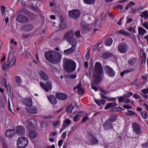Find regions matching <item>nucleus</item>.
Returning a JSON list of instances; mask_svg holds the SVG:
<instances>
[{
    "label": "nucleus",
    "mask_w": 148,
    "mask_h": 148,
    "mask_svg": "<svg viewBox=\"0 0 148 148\" xmlns=\"http://www.w3.org/2000/svg\"><path fill=\"white\" fill-rule=\"evenodd\" d=\"M107 74L110 77H113L115 75V72L113 69L109 66H106L105 67Z\"/></svg>",
    "instance_id": "ddd939ff"
},
{
    "label": "nucleus",
    "mask_w": 148,
    "mask_h": 148,
    "mask_svg": "<svg viewBox=\"0 0 148 148\" xmlns=\"http://www.w3.org/2000/svg\"><path fill=\"white\" fill-rule=\"evenodd\" d=\"M32 5L29 7V8L34 11L37 12L39 10L37 8L38 7L40 6V3H38V0H32Z\"/></svg>",
    "instance_id": "6e6552de"
},
{
    "label": "nucleus",
    "mask_w": 148,
    "mask_h": 148,
    "mask_svg": "<svg viewBox=\"0 0 148 148\" xmlns=\"http://www.w3.org/2000/svg\"><path fill=\"white\" fill-rule=\"evenodd\" d=\"M142 116L144 119H146L147 118V115L146 112L145 111H143L142 112Z\"/></svg>",
    "instance_id": "a19ab883"
},
{
    "label": "nucleus",
    "mask_w": 148,
    "mask_h": 148,
    "mask_svg": "<svg viewBox=\"0 0 148 148\" xmlns=\"http://www.w3.org/2000/svg\"><path fill=\"white\" fill-rule=\"evenodd\" d=\"M1 83L4 87L6 88L8 91L10 90V87L9 86L7 85V82L5 79H4L2 81Z\"/></svg>",
    "instance_id": "72a5a7b5"
},
{
    "label": "nucleus",
    "mask_w": 148,
    "mask_h": 148,
    "mask_svg": "<svg viewBox=\"0 0 148 148\" xmlns=\"http://www.w3.org/2000/svg\"><path fill=\"white\" fill-rule=\"evenodd\" d=\"M27 123L28 124H29L31 125V127L33 128L34 127L33 125L35 124L36 122L34 119H31L28 120Z\"/></svg>",
    "instance_id": "7c9ffc66"
},
{
    "label": "nucleus",
    "mask_w": 148,
    "mask_h": 148,
    "mask_svg": "<svg viewBox=\"0 0 148 148\" xmlns=\"http://www.w3.org/2000/svg\"><path fill=\"white\" fill-rule=\"evenodd\" d=\"M88 119V117L87 116H85L83 117L82 119V121L83 122H85Z\"/></svg>",
    "instance_id": "052dcab7"
},
{
    "label": "nucleus",
    "mask_w": 148,
    "mask_h": 148,
    "mask_svg": "<svg viewBox=\"0 0 148 148\" xmlns=\"http://www.w3.org/2000/svg\"><path fill=\"white\" fill-rule=\"evenodd\" d=\"M117 32L127 36H130L131 35V34L129 32L123 30H119L117 31Z\"/></svg>",
    "instance_id": "c756f323"
},
{
    "label": "nucleus",
    "mask_w": 148,
    "mask_h": 148,
    "mask_svg": "<svg viewBox=\"0 0 148 148\" xmlns=\"http://www.w3.org/2000/svg\"><path fill=\"white\" fill-rule=\"evenodd\" d=\"M138 34L143 36L146 33V30L142 27H139L138 28Z\"/></svg>",
    "instance_id": "cd10ccee"
},
{
    "label": "nucleus",
    "mask_w": 148,
    "mask_h": 148,
    "mask_svg": "<svg viewBox=\"0 0 148 148\" xmlns=\"http://www.w3.org/2000/svg\"><path fill=\"white\" fill-rule=\"evenodd\" d=\"M38 75L40 78L42 80L47 81L49 80V77L48 75L43 71L40 70L38 72Z\"/></svg>",
    "instance_id": "9b49d317"
},
{
    "label": "nucleus",
    "mask_w": 148,
    "mask_h": 148,
    "mask_svg": "<svg viewBox=\"0 0 148 148\" xmlns=\"http://www.w3.org/2000/svg\"><path fill=\"white\" fill-rule=\"evenodd\" d=\"M74 32L72 31H70L66 33L64 36V38L66 39L67 41L70 39L74 38Z\"/></svg>",
    "instance_id": "4468645a"
},
{
    "label": "nucleus",
    "mask_w": 148,
    "mask_h": 148,
    "mask_svg": "<svg viewBox=\"0 0 148 148\" xmlns=\"http://www.w3.org/2000/svg\"><path fill=\"white\" fill-rule=\"evenodd\" d=\"M90 58L89 50H88L86 56V58L87 60H88Z\"/></svg>",
    "instance_id": "49530a36"
},
{
    "label": "nucleus",
    "mask_w": 148,
    "mask_h": 148,
    "mask_svg": "<svg viewBox=\"0 0 148 148\" xmlns=\"http://www.w3.org/2000/svg\"><path fill=\"white\" fill-rule=\"evenodd\" d=\"M64 64V70L68 72H72L75 70L76 65L73 61L68 60L65 61Z\"/></svg>",
    "instance_id": "7ed1b4c3"
},
{
    "label": "nucleus",
    "mask_w": 148,
    "mask_h": 148,
    "mask_svg": "<svg viewBox=\"0 0 148 148\" xmlns=\"http://www.w3.org/2000/svg\"><path fill=\"white\" fill-rule=\"evenodd\" d=\"M9 66H11L9 65V64L8 63L7 64H4L3 65V69H6L8 68Z\"/></svg>",
    "instance_id": "3c124183"
},
{
    "label": "nucleus",
    "mask_w": 148,
    "mask_h": 148,
    "mask_svg": "<svg viewBox=\"0 0 148 148\" xmlns=\"http://www.w3.org/2000/svg\"><path fill=\"white\" fill-rule=\"evenodd\" d=\"M68 14L70 17L73 19H76L80 16L81 12L78 10H73L69 11Z\"/></svg>",
    "instance_id": "423d86ee"
},
{
    "label": "nucleus",
    "mask_w": 148,
    "mask_h": 148,
    "mask_svg": "<svg viewBox=\"0 0 148 148\" xmlns=\"http://www.w3.org/2000/svg\"><path fill=\"white\" fill-rule=\"evenodd\" d=\"M67 77L69 79H74L76 77V75L75 74L69 75Z\"/></svg>",
    "instance_id": "c03bdc74"
},
{
    "label": "nucleus",
    "mask_w": 148,
    "mask_h": 148,
    "mask_svg": "<svg viewBox=\"0 0 148 148\" xmlns=\"http://www.w3.org/2000/svg\"><path fill=\"white\" fill-rule=\"evenodd\" d=\"M29 134V136L32 138H34L38 136L36 132L34 131H30Z\"/></svg>",
    "instance_id": "c85d7f7f"
},
{
    "label": "nucleus",
    "mask_w": 148,
    "mask_h": 148,
    "mask_svg": "<svg viewBox=\"0 0 148 148\" xmlns=\"http://www.w3.org/2000/svg\"><path fill=\"white\" fill-rule=\"evenodd\" d=\"M99 94L101 95V97L105 99H107V100H110L111 101H116V99L115 98H112L110 100L109 99L107 98V96L104 95L103 94L100 93Z\"/></svg>",
    "instance_id": "c9c22d12"
},
{
    "label": "nucleus",
    "mask_w": 148,
    "mask_h": 148,
    "mask_svg": "<svg viewBox=\"0 0 148 148\" xmlns=\"http://www.w3.org/2000/svg\"><path fill=\"white\" fill-rule=\"evenodd\" d=\"M60 23L59 25L62 29H63L66 27V22L65 20L63 18L60 16Z\"/></svg>",
    "instance_id": "6ab92c4d"
},
{
    "label": "nucleus",
    "mask_w": 148,
    "mask_h": 148,
    "mask_svg": "<svg viewBox=\"0 0 148 148\" xmlns=\"http://www.w3.org/2000/svg\"><path fill=\"white\" fill-rule=\"evenodd\" d=\"M24 104L26 105L27 106H31L32 104V102L30 98L27 99H25L24 101Z\"/></svg>",
    "instance_id": "bb28decb"
},
{
    "label": "nucleus",
    "mask_w": 148,
    "mask_h": 148,
    "mask_svg": "<svg viewBox=\"0 0 148 148\" xmlns=\"http://www.w3.org/2000/svg\"><path fill=\"white\" fill-rule=\"evenodd\" d=\"M0 106L2 108H5V104L2 99H0Z\"/></svg>",
    "instance_id": "79ce46f5"
},
{
    "label": "nucleus",
    "mask_w": 148,
    "mask_h": 148,
    "mask_svg": "<svg viewBox=\"0 0 148 148\" xmlns=\"http://www.w3.org/2000/svg\"><path fill=\"white\" fill-rule=\"evenodd\" d=\"M95 0H84V3L88 4H93L95 2Z\"/></svg>",
    "instance_id": "e433bc0d"
},
{
    "label": "nucleus",
    "mask_w": 148,
    "mask_h": 148,
    "mask_svg": "<svg viewBox=\"0 0 148 148\" xmlns=\"http://www.w3.org/2000/svg\"><path fill=\"white\" fill-rule=\"evenodd\" d=\"M76 88H77L78 89L79 94L81 95L84 93V89L81 88V82H80L76 86L74 87V89L75 90Z\"/></svg>",
    "instance_id": "412c9836"
},
{
    "label": "nucleus",
    "mask_w": 148,
    "mask_h": 148,
    "mask_svg": "<svg viewBox=\"0 0 148 148\" xmlns=\"http://www.w3.org/2000/svg\"><path fill=\"white\" fill-rule=\"evenodd\" d=\"M140 16H141L143 18L144 17L145 18H148V12L147 11H144L142 13Z\"/></svg>",
    "instance_id": "ea45409f"
},
{
    "label": "nucleus",
    "mask_w": 148,
    "mask_h": 148,
    "mask_svg": "<svg viewBox=\"0 0 148 148\" xmlns=\"http://www.w3.org/2000/svg\"><path fill=\"white\" fill-rule=\"evenodd\" d=\"M142 92L145 94H148V88L146 89H144L141 90Z\"/></svg>",
    "instance_id": "603ef678"
},
{
    "label": "nucleus",
    "mask_w": 148,
    "mask_h": 148,
    "mask_svg": "<svg viewBox=\"0 0 148 148\" xmlns=\"http://www.w3.org/2000/svg\"><path fill=\"white\" fill-rule=\"evenodd\" d=\"M16 19L17 21L21 23H25L29 21V19L26 16L21 14L17 16Z\"/></svg>",
    "instance_id": "0eeeda50"
},
{
    "label": "nucleus",
    "mask_w": 148,
    "mask_h": 148,
    "mask_svg": "<svg viewBox=\"0 0 148 148\" xmlns=\"http://www.w3.org/2000/svg\"><path fill=\"white\" fill-rule=\"evenodd\" d=\"M33 28V25L31 24H28L22 26V29L25 31L31 30Z\"/></svg>",
    "instance_id": "5701e85b"
},
{
    "label": "nucleus",
    "mask_w": 148,
    "mask_h": 148,
    "mask_svg": "<svg viewBox=\"0 0 148 148\" xmlns=\"http://www.w3.org/2000/svg\"><path fill=\"white\" fill-rule=\"evenodd\" d=\"M123 107L127 109H130L132 108V106H130L127 105H124L123 106Z\"/></svg>",
    "instance_id": "864d4df0"
},
{
    "label": "nucleus",
    "mask_w": 148,
    "mask_h": 148,
    "mask_svg": "<svg viewBox=\"0 0 148 148\" xmlns=\"http://www.w3.org/2000/svg\"><path fill=\"white\" fill-rule=\"evenodd\" d=\"M40 86L45 90V85L42 82L40 83Z\"/></svg>",
    "instance_id": "4d7b16f0"
},
{
    "label": "nucleus",
    "mask_w": 148,
    "mask_h": 148,
    "mask_svg": "<svg viewBox=\"0 0 148 148\" xmlns=\"http://www.w3.org/2000/svg\"><path fill=\"white\" fill-rule=\"evenodd\" d=\"M143 148H146L148 147V143H146L142 144Z\"/></svg>",
    "instance_id": "5fc2aeb1"
},
{
    "label": "nucleus",
    "mask_w": 148,
    "mask_h": 148,
    "mask_svg": "<svg viewBox=\"0 0 148 148\" xmlns=\"http://www.w3.org/2000/svg\"><path fill=\"white\" fill-rule=\"evenodd\" d=\"M98 140L95 137L92 135H90L88 137V143L90 145H95L98 143Z\"/></svg>",
    "instance_id": "f8f14e48"
},
{
    "label": "nucleus",
    "mask_w": 148,
    "mask_h": 148,
    "mask_svg": "<svg viewBox=\"0 0 148 148\" xmlns=\"http://www.w3.org/2000/svg\"><path fill=\"white\" fill-rule=\"evenodd\" d=\"M63 142V140L62 139L59 140L58 142V145L59 147H60Z\"/></svg>",
    "instance_id": "69168bd1"
},
{
    "label": "nucleus",
    "mask_w": 148,
    "mask_h": 148,
    "mask_svg": "<svg viewBox=\"0 0 148 148\" xmlns=\"http://www.w3.org/2000/svg\"><path fill=\"white\" fill-rule=\"evenodd\" d=\"M26 111L29 113L36 114L38 112L37 108L35 106L31 107V106H27L26 107Z\"/></svg>",
    "instance_id": "2eb2a0df"
},
{
    "label": "nucleus",
    "mask_w": 148,
    "mask_h": 148,
    "mask_svg": "<svg viewBox=\"0 0 148 148\" xmlns=\"http://www.w3.org/2000/svg\"><path fill=\"white\" fill-rule=\"evenodd\" d=\"M112 39L111 38H108L105 41V44L106 46H110L112 44Z\"/></svg>",
    "instance_id": "473e14b6"
},
{
    "label": "nucleus",
    "mask_w": 148,
    "mask_h": 148,
    "mask_svg": "<svg viewBox=\"0 0 148 148\" xmlns=\"http://www.w3.org/2000/svg\"><path fill=\"white\" fill-rule=\"evenodd\" d=\"M136 59L135 58H132V59L128 61V62L131 65H134L136 63Z\"/></svg>",
    "instance_id": "58836bf2"
},
{
    "label": "nucleus",
    "mask_w": 148,
    "mask_h": 148,
    "mask_svg": "<svg viewBox=\"0 0 148 148\" xmlns=\"http://www.w3.org/2000/svg\"><path fill=\"white\" fill-rule=\"evenodd\" d=\"M24 127L23 126H19L16 127L15 132L18 135H22L24 133Z\"/></svg>",
    "instance_id": "f3484780"
},
{
    "label": "nucleus",
    "mask_w": 148,
    "mask_h": 148,
    "mask_svg": "<svg viewBox=\"0 0 148 148\" xmlns=\"http://www.w3.org/2000/svg\"><path fill=\"white\" fill-rule=\"evenodd\" d=\"M110 107H111L110 103H108L105 106V108L106 109H108Z\"/></svg>",
    "instance_id": "680f3d73"
},
{
    "label": "nucleus",
    "mask_w": 148,
    "mask_h": 148,
    "mask_svg": "<svg viewBox=\"0 0 148 148\" xmlns=\"http://www.w3.org/2000/svg\"><path fill=\"white\" fill-rule=\"evenodd\" d=\"M75 47H72L71 48L64 50V53L66 55L70 54L75 51Z\"/></svg>",
    "instance_id": "393cba45"
},
{
    "label": "nucleus",
    "mask_w": 148,
    "mask_h": 148,
    "mask_svg": "<svg viewBox=\"0 0 148 148\" xmlns=\"http://www.w3.org/2000/svg\"><path fill=\"white\" fill-rule=\"evenodd\" d=\"M48 98L49 101L53 104H56L57 101L56 97L53 95L48 96Z\"/></svg>",
    "instance_id": "4be33fe9"
},
{
    "label": "nucleus",
    "mask_w": 148,
    "mask_h": 148,
    "mask_svg": "<svg viewBox=\"0 0 148 148\" xmlns=\"http://www.w3.org/2000/svg\"><path fill=\"white\" fill-rule=\"evenodd\" d=\"M8 61L11 66L15 63L16 61V57L13 56V54L12 55L10 52L8 56Z\"/></svg>",
    "instance_id": "1a4fd4ad"
},
{
    "label": "nucleus",
    "mask_w": 148,
    "mask_h": 148,
    "mask_svg": "<svg viewBox=\"0 0 148 148\" xmlns=\"http://www.w3.org/2000/svg\"><path fill=\"white\" fill-rule=\"evenodd\" d=\"M79 116V114H77L73 117V119L74 122H76L78 121V117Z\"/></svg>",
    "instance_id": "de8ad7c7"
},
{
    "label": "nucleus",
    "mask_w": 148,
    "mask_h": 148,
    "mask_svg": "<svg viewBox=\"0 0 148 148\" xmlns=\"http://www.w3.org/2000/svg\"><path fill=\"white\" fill-rule=\"evenodd\" d=\"M144 26L146 28L148 29V23L147 22H145L143 24Z\"/></svg>",
    "instance_id": "bf43d9fd"
},
{
    "label": "nucleus",
    "mask_w": 148,
    "mask_h": 148,
    "mask_svg": "<svg viewBox=\"0 0 148 148\" xmlns=\"http://www.w3.org/2000/svg\"><path fill=\"white\" fill-rule=\"evenodd\" d=\"M69 44L72 46V47H73L76 48L77 45V40L75 38H72L68 41Z\"/></svg>",
    "instance_id": "a878e982"
},
{
    "label": "nucleus",
    "mask_w": 148,
    "mask_h": 148,
    "mask_svg": "<svg viewBox=\"0 0 148 148\" xmlns=\"http://www.w3.org/2000/svg\"><path fill=\"white\" fill-rule=\"evenodd\" d=\"M74 108V106L72 105L68 106L66 109V111L68 113H71L72 110Z\"/></svg>",
    "instance_id": "f704fd0d"
},
{
    "label": "nucleus",
    "mask_w": 148,
    "mask_h": 148,
    "mask_svg": "<svg viewBox=\"0 0 148 148\" xmlns=\"http://www.w3.org/2000/svg\"><path fill=\"white\" fill-rule=\"evenodd\" d=\"M5 10V6H1V10L2 14H3L4 13Z\"/></svg>",
    "instance_id": "09e8293b"
},
{
    "label": "nucleus",
    "mask_w": 148,
    "mask_h": 148,
    "mask_svg": "<svg viewBox=\"0 0 148 148\" xmlns=\"http://www.w3.org/2000/svg\"><path fill=\"white\" fill-rule=\"evenodd\" d=\"M71 122V120L69 119H66V123L68 125H69L70 124Z\"/></svg>",
    "instance_id": "338daca9"
},
{
    "label": "nucleus",
    "mask_w": 148,
    "mask_h": 148,
    "mask_svg": "<svg viewBox=\"0 0 148 148\" xmlns=\"http://www.w3.org/2000/svg\"><path fill=\"white\" fill-rule=\"evenodd\" d=\"M128 49V46L127 44L125 43H121L118 47V49L119 51L123 53L126 52Z\"/></svg>",
    "instance_id": "9d476101"
},
{
    "label": "nucleus",
    "mask_w": 148,
    "mask_h": 148,
    "mask_svg": "<svg viewBox=\"0 0 148 148\" xmlns=\"http://www.w3.org/2000/svg\"><path fill=\"white\" fill-rule=\"evenodd\" d=\"M103 73L101 64L99 62L96 63L95 66V70L93 73V77L94 80L92 84H97L99 83L101 80V75Z\"/></svg>",
    "instance_id": "f03ea898"
},
{
    "label": "nucleus",
    "mask_w": 148,
    "mask_h": 148,
    "mask_svg": "<svg viewBox=\"0 0 148 148\" xmlns=\"http://www.w3.org/2000/svg\"><path fill=\"white\" fill-rule=\"evenodd\" d=\"M27 138L24 137H21L17 141L18 148H25L28 144Z\"/></svg>",
    "instance_id": "39448f33"
},
{
    "label": "nucleus",
    "mask_w": 148,
    "mask_h": 148,
    "mask_svg": "<svg viewBox=\"0 0 148 148\" xmlns=\"http://www.w3.org/2000/svg\"><path fill=\"white\" fill-rule=\"evenodd\" d=\"M15 133V131L14 129H9L6 130L5 135L8 137H12Z\"/></svg>",
    "instance_id": "aec40b11"
},
{
    "label": "nucleus",
    "mask_w": 148,
    "mask_h": 148,
    "mask_svg": "<svg viewBox=\"0 0 148 148\" xmlns=\"http://www.w3.org/2000/svg\"><path fill=\"white\" fill-rule=\"evenodd\" d=\"M46 60L54 64L59 63L61 60L62 55L55 51H49L44 54Z\"/></svg>",
    "instance_id": "f257e3e1"
},
{
    "label": "nucleus",
    "mask_w": 148,
    "mask_h": 148,
    "mask_svg": "<svg viewBox=\"0 0 148 148\" xmlns=\"http://www.w3.org/2000/svg\"><path fill=\"white\" fill-rule=\"evenodd\" d=\"M116 116L115 115H112L110 118L106 121L103 125V127L105 130H108L113 129L112 123L115 121L116 119Z\"/></svg>",
    "instance_id": "20e7f679"
},
{
    "label": "nucleus",
    "mask_w": 148,
    "mask_h": 148,
    "mask_svg": "<svg viewBox=\"0 0 148 148\" xmlns=\"http://www.w3.org/2000/svg\"><path fill=\"white\" fill-rule=\"evenodd\" d=\"M45 90L46 91H48L50 90L52 88V84L50 81H47L45 84Z\"/></svg>",
    "instance_id": "b1692460"
},
{
    "label": "nucleus",
    "mask_w": 148,
    "mask_h": 148,
    "mask_svg": "<svg viewBox=\"0 0 148 148\" xmlns=\"http://www.w3.org/2000/svg\"><path fill=\"white\" fill-rule=\"evenodd\" d=\"M56 97L58 99L64 100L67 99V96L64 93H58L56 95Z\"/></svg>",
    "instance_id": "a211bd4d"
},
{
    "label": "nucleus",
    "mask_w": 148,
    "mask_h": 148,
    "mask_svg": "<svg viewBox=\"0 0 148 148\" xmlns=\"http://www.w3.org/2000/svg\"><path fill=\"white\" fill-rule=\"evenodd\" d=\"M130 101L129 99H126L123 102L125 103H129L130 102Z\"/></svg>",
    "instance_id": "774afa93"
},
{
    "label": "nucleus",
    "mask_w": 148,
    "mask_h": 148,
    "mask_svg": "<svg viewBox=\"0 0 148 148\" xmlns=\"http://www.w3.org/2000/svg\"><path fill=\"white\" fill-rule=\"evenodd\" d=\"M135 113L132 111L130 110L129 112H127L126 114L128 115H131L132 114H134Z\"/></svg>",
    "instance_id": "13d9d810"
},
{
    "label": "nucleus",
    "mask_w": 148,
    "mask_h": 148,
    "mask_svg": "<svg viewBox=\"0 0 148 148\" xmlns=\"http://www.w3.org/2000/svg\"><path fill=\"white\" fill-rule=\"evenodd\" d=\"M75 35L76 37H79L80 36V33L79 31L76 32L75 33Z\"/></svg>",
    "instance_id": "e2e57ef3"
},
{
    "label": "nucleus",
    "mask_w": 148,
    "mask_h": 148,
    "mask_svg": "<svg viewBox=\"0 0 148 148\" xmlns=\"http://www.w3.org/2000/svg\"><path fill=\"white\" fill-rule=\"evenodd\" d=\"M133 95V93L132 92H130L128 93H127L125 94L124 96V97L125 98H127L130 96L132 95Z\"/></svg>",
    "instance_id": "a18cd8bd"
},
{
    "label": "nucleus",
    "mask_w": 148,
    "mask_h": 148,
    "mask_svg": "<svg viewBox=\"0 0 148 148\" xmlns=\"http://www.w3.org/2000/svg\"><path fill=\"white\" fill-rule=\"evenodd\" d=\"M132 127L134 130L136 134H138L141 132L140 128L139 125L136 123H133L132 124Z\"/></svg>",
    "instance_id": "dca6fc26"
},
{
    "label": "nucleus",
    "mask_w": 148,
    "mask_h": 148,
    "mask_svg": "<svg viewBox=\"0 0 148 148\" xmlns=\"http://www.w3.org/2000/svg\"><path fill=\"white\" fill-rule=\"evenodd\" d=\"M15 82L18 86H20L21 85L22 81L20 76H16L15 77Z\"/></svg>",
    "instance_id": "2f4dec72"
},
{
    "label": "nucleus",
    "mask_w": 148,
    "mask_h": 148,
    "mask_svg": "<svg viewBox=\"0 0 148 148\" xmlns=\"http://www.w3.org/2000/svg\"><path fill=\"white\" fill-rule=\"evenodd\" d=\"M41 126L42 127H46L48 125L47 123L45 122H42L40 123Z\"/></svg>",
    "instance_id": "37998d69"
},
{
    "label": "nucleus",
    "mask_w": 148,
    "mask_h": 148,
    "mask_svg": "<svg viewBox=\"0 0 148 148\" xmlns=\"http://www.w3.org/2000/svg\"><path fill=\"white\" fill-rule=\"evenodd\" d=\"M112 54L110 53L105 52L103 55V58L105 59H106L110 57Z\"/></svg>",
    "instance_id": "4c0bfd02"
},
{
    "label": "nucleus",
    "mask_w": 148,
    "mask_h": 148,
    "mask_svg": "<svg viewBox=\"0 0 148 148\" xmlns=\"http://www.w3.org/2000/svg\"><path fill=\"white\" fill-rule=\"evenodd\" d=\"M134 97L136 99H139L140 98V97L139 95L136 94H134Z\"/></svg>",
    "instance_id": "0e129e2a"
},
{
    "label": "nucleus",
    "mask_w": 148,
    "mask_h": 148,
    "mask_svg": "<svg viewBox=\"0 0 148 148\" xmlns=\"http://www.w3.org/2000/svg\"><path fill=\"white\" fill-rule=\"evenodd\" d=\"M60 124V121L59 120H57L55 123H54V127H57V126L59 125Z\"/></svg>",
    "instance_id": "6e6d98bb"
},
{
    "label": "nucleus",
    "mask_w": 148,
    "mask_h": 148,
    "mask_svg": "<svg viewBox=\"0 0 148 148\" xmlns=\"http://www.w3.org/2000/svg\"><path fill=\"white\" fill-rule=\"evenodd\" d=\"M99 90L102 93L105 95H106L108 93L107 91H105L103 89H102L101 88H99Z\"/></svg>",
    "instance_id": "8fccbe9b"
}]
</instances>
